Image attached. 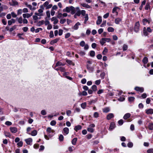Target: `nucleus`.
<instances>
[{
  "label": "nucleus",
  "mask_w": 153,
  "mask_h": 153,
  "mask_svg": "<svg viewBox=\"0 0 153 153\" xmlns=\"http://www.w3.org/2000/svg\"><path fill=\"white\" fill-rule=\"evenodd\" d=\"M75 9L74 7L72 6L66 7L63 10V12L69 13L71 12L72 13H75Z\"/></svg>",
  "instance_id": "f257e3e1"
},
{
  "label": "nucleus",
  "mask_w": 153,
  "mask_h": 153,
  "mask_svg": "<svg viewBox=\"0 0 153 153\" xmlns=\"http://www.w3.org/2000/svg\"><path fill=\"white\" fill-rule=\"evenodd\" d=\"M52 6V4H49V2L48 1L45 2L42 5L40 6V8L44 9L45 7L46 9L51 8Z\"/></svg>",
  "instance_id": "f03ea898"
},
{
  "label": "nucleus",
  "mask_w": 153,
  "mask_h": 153,
  "mask_svg": "<svg viewBox=\"0 0 153 153\" xmlns=\"http://www.w3.org/2000/svg\"><path fill=\"white\" fill-rule=\"evenodd\" d=\"M95 126V125L94 124H90L87 128L88 131L92 133L94 131L93 128Z\"/></svg>",
  "instance_id": "7ed1b4c3"
},
{
  "label": "nucleus",
  "mask_w": 153,
  "mask_h": 153,
  "mask_svg": "<svg viewBox=\"0 0 153 153\" xmlns=\"http://www.w3.org/2000/svg\"><path fill=\"white\" fill-rule=\"evenodd\" d=\"M140 23L139 22H136L135 25L134 30L136 32H137L139 30Z\"/></svg>",
  "instance_id": "20e7f679"
},
{
  "label": "nucleus",
  "mask_w": 153,
  "mask_h": 153,
  "mask_svg": "<svg viewBox=\"0 0 153 153\" xmlns=\"http://www.w3.org/2000/svg\"><path fill=\"white\" fill-rule=\"evenodd\" d=\"M134 89L136 91H139L141 92H143L144 90V88H143L138 87H135Z\"/></svg>",
  "instance_id": "39448f33"
},
{
  "label": "nucleus",
  "mask_w": 153,
  "mask_h": 153,
  "mask_svg": "<svg viewBox=\"0 0 153 153\" xmlns=\"http://www.w3.org/2000/svg\"><path fill=\"white\" fill-rule=\"evenodd\" d=\"M102 22V19L101 16H98L97 17V19L96 22V24L97 25L100 24Z\"/></svg>",
  "instance_id": "423d86ee"
},
{
  "label": "nucleus",
  "mask_w": 153,
  "mask_h": 153,
  "mask_svg": "<svg viewBox=\"0 0 153 153\" xmlns=\"http://www.w3.org/2000/svg\"><path fill=\"white\" fill-rule=\"evenodd\" d=\"M51 21L53 22V24H56L58 22V20L56 17H53L51 19Z\"/></svg>",
  "instance_id": "0eeeda50"
},
{
  "label": "nucleus",
  "mask_w": 153,
  "mask_h": 153,
  "mask_svg": "<svg viewBox=\"0 0 153 153\" xmlns=\"http://www.w3.org/2000/svg\"><path fill=\"white\" fill-rule=\"evenodd\" d=\"M55 70L57 71L60 70L62 72H65V68L62 67H58V68H55Z\"/></svg>",
  "instance_id": "6e6552de"
},
{
  "label": "nucleus",
  "mask_w": 153,
  "mask_h": 153,
  "mask_svg": "<svg viewBox=\"0 0 153 153\" xmlns=\"http://www.w3.org/2000/svg\"><path fill=\"white\" fill-rule=\"evenodd\" d=\"M80 23L78 22H77L74 25V27H73L72 28L74 30H76L78 29L79 28V26L80 25Z\"/></svg>",
  "instance_id": "1a4fd4ad"
},
{
  "label": "nucleus",
  "mask_w": 153,
  "mask_h": 153,
  "mask_svg": "<svg viewBox=\"0 0 153 153\" xmlns=\"http://www.w3.org/2000/svg\"><path fill=\"white\" fill-rule=\"evenodd\" d=\"M25 141L27 144L30 145L32 142V139L31 138H29L25 139Z\"/></svg>",
  "instance_id": "9d476101"
},
{
  "label": "nucleus",
  "mask_w": 153,
  "mask_h": 153,
  "mask_svg": "<svg viewBox=\"0 0 153 153\" xmlns=\"http://www.w3.org/2000/svg\"><path fill=\"white\" fill-rule=\"evenodd\" d=\"M65 65V64L62 63L60 61L58 62L56 64V65L55 66V68L56 67L60 66H64Z\"/></svg>",
  "instance_id": "9b49d317"
},
{
  "label": "nucleus",
  "mask_w": 153,
  "mask_h": 153,
  "mask_svg": "<svg viewBox=\"0 0 153 153\" xmlns=\"http://www.w3.org/2000/svg\"><path fill=\"white\" fill-rule=\"evenodd\" d=\"M142 22L144 25H146L147 23H149L150 21L149 19H143Z\"/></svg>",
  "instance_id": "f8f14e48"
},
{
  "label": "nucleus",
  "mask_w": 153,
  "mask_h": 153,
  "mask_svg": "<svg viewBox=\"0 0 153 153\" xmlns=\"http://www.w3.org/2000/svg\"><path fill=\"white\" fill-rule=\"evenodd\" d=\"M146 112L147 114H152L153 113V109L150 108L146 110Z\"/></svg>",
  "instance_id": "ddd939ff"
},
{
  "label": "nucleus",
  "mask_w": 153,
  "mask_h": 153,
  "mask_svg": "<svg viewBox=\"0 0 153 153\" xmlns=\"http://www.w3.org/2000/svg\"><path fill=\"white\" fill-rule=\"evenodd\" d=\"M11 132L12 133H15L17 131V128L15 127H11L10 128Z\"/></svg>",
  "instance_id": "4468645a"
},
{
  "label": "nucleus",
  "mask_w": 153,
  "mask_h": 153,
  "mask_svg": "<svg viewBox=\"0 0 153 153\" xmlns=\"http://www.w3.org/2000/svg\"><path fill=\"white\" fill-rule=\"evenodd\" d=\"M59 40V38H56L52 41L50 42V44L51 45H53L54 43H57Z\"/></svg>",
  "instance_id": "2eb2a0df"
},
{
  "label": "nucleus",
  "mask_w": 153,
  "mask_h": 153,
  "mask_svg": "<svg viewBox=\"0 0 153 153\" xmlns=\"http://www.w3.org/2000/svg\"><path fill=\"white\" fill-rule=\"evenodd\" d=\"M115 127V124L114 123L112 122L111 123L109 130H112Z\"/></svg>",
  "instance_id": "dca6fc26"
},
{
  "label": "nucleus",
  "mask_w": 153,
  "mask_h": 153,
  "mask_svg": "<svg viewBox=\"0 0 153 153\" xmlns=\"http://www.w3.org/2000/svg\"><path fill=\"white\" fill-rule=\"evenodd\" d=\"M118 9V7H115L113 8L112 10V12L113 13H115L116 15L117 16L118 14V12L117 11V9Z\"/></svg>",
  "instance_id": "f3484780"
},
{
  "label": "nucleus",
  "mask_w": 153,
  "mask_h": 153,
  "mask_svg": "<svg viewBox=\"0 0 153 153\" xmlns=\"http://www.w3.org/2000/svg\"><path fill=\"white\" fill-rule=\"evenodd\" d=\"M87 68L90 72H92L94 71V68L90 66L88 64L87 65Z\"/></svg>",
  "instance_id": "a211bd4d"
},
{
  "label": "nucleus",
  "mask_w": 153,
  "mask_h": 153,
  "mask_svg": "<svg viewBox=\"0 0 153 153\" xmlns=\"http://www.w3.org/2000/svg\"><path fill=\"white\" fill-rule=\"evenodd\" d=\"M114 116V114L112 113H110L108 114L107 117V119L108 120H109Z\"/></svg>",
  "instance_id": "6ab92c4d"
},
{
  "label": "nucleus",
  "mask_w": 153,
  "mask_h": 153,
  "mask_svg": "<svg viewBox=\"0 0 153 153\" xmlns=\"http://www.w3.org/2000/svg\"><path fill=\"white\" fill-rule=\"evenodd\" d=\"M82 128V126L80 125H78L75 126L74 128V129L76 131H77L78 130H80Z\"/></svg>",
  "instance_id": "aec40b11"
},
{
  "label": "nucleus",
  "mask_w": 153,
  "mask_h": 153,
  "mask_svg": "<svg viewBox=\"0 0 153 153\" xmlns=\"http://www.w3.org/2000/svg\"><path fill=\"white\" fill-rule=\"evenodd\" d=\"M131 116V114L129 113H127L123 117V119L126 120L127 119L129 118Z\"/></svg>",
  "instance_id": "412c9836"
},
{
  "label": "nucleus",
  "mask_w": 153,
  "mask_h": 153,
  "mask_svg": "<svg viewBox=\"0 0 153 153\" xmlns=\"http://www.w3.org/2000/svg\"><path fill=\"white\" fill-rule=\"evenodd\" d=\"M122 19L120 18H117L115 19V22L116 24H118L121 21Z\"/></svg>",
  "instance_id": "4be33fe9"
},
{
  "label": "nucleus",
  "mask_w": 153,
  "mask_h": 153,
  "mask_svg": "<svg viewBox=\"0 0 153 153\" xmlns=\"http://www.w3.org/2000/svg\"><path fill=\"white\" fill-rule=\"evenodd\" d=\"M63 131L66 135L68 134L69 132V129L68 128L65 127L63 128Z\"/></svg>",
  "instance_id": "5701e85b"
},
{
  "label": "nucleus",
  "mask_w": 153,
  "mask_h": 153,
  "mask_svg": "<svg viewBox=\"0 0 153 153\" xmlns=\"http://www.w3.org/2000/svg\"><path fill=\"white\" fill-rule=\"evenodd\" d=\"M22 16L24 18H28L30 17V15L29 14V13H28L23 14L22 15Z\"/></svg>",
  "instance_id": "b1692460"
},
{
  "label": "nucleus",
  "mask_w": 153,
  "mask_h": 153,
  "mask_svg": "<svg viewBox=\"0 0 153 153\" xmlns=\"http://www.w3.org/2000/svg\"><path fill=\"white\" fill-rule=\"evenodd\" d=\"M143 34L144 35L146 36L148 35V32L146 30V27H144L143 28Z\"/></svg>",
  "instance_id": "393cba45"
},
{
  "label": "nucleus",
  "mask_w": 153,
  "mask_h": 153,
  "mask_svg": "<svg viewBox=\"0 0 153 153\" xmlns=\"http://www.w3.org/2000/svg\"><path fill=\"white\" fill-rule=\"evenodd\" d=\"M66 62L69 65H74V64L73 62L71 60L69 59H66Z\"/></svg>",
  "instance_id": "a878e982"
},
{
  "label": "nucleus",
  "mask_w": 153,
  "mask_h": 153,
  "mask_svg": "<svg viewBox=\"0 0 153 153\" xmlns=\"http://www.w3.org/2000/svg\"><path fill=\"white\" fill-rule=\"evenodd\" d=\"M47 131L49 133H51V132L53 133L54 132V130H52L50 127H48L47 128Z\"/></svg>",
  "instance_id": "bb28decb"
},
{
  "label": "nucleus",
  "mask_w": 153,
  "mask_h": 153,
  "mask_svg": "<svg viewBox=\"0 0 153 153\" xmlns=\"http://www.w3.org/2000/svg\"><path fill=\"white\" fill-rule=\"evenodd\" d=\"M37 134V131L36 130H34L33 131L30 133V134L32 136H35Z\"/></svg>",
  "instance_id": "cd10ccee"
},
{
  "label": "nucleus",
  "mask_w": 153,
  "mask_h": 153,
  "mask_svg": "<svg viewBox=\"0 0 153 153\" xmlns=\"http://www.w3.org/2000/svg\"><path fill=\"white\" fill-rule=\"evenodd\" d=\"M77 139L75 137L74 138L72 141V143L73 145H75L76 144V142L77 141Z\"/></svg>",
  "instance_id": "c85d7f7f"
},
{
  "label": "nucleus",
  "mask_w": 153,
  "mask_h": 153,
  "mask_svg": "<svg viewBox=\"0 0 153 153\" xmlns=\"http://www.w3.org/2000/svg\"><path fill=\"white\" fill-rule=\"evenodd\" d=\"M110 109L108 107H106L104 108L103 109V112L105 113H107L110 111Z\"/></svg>",
  "instance_id": "c756f323"
},
{
  "label": "nucleus",
  "mask_w": 153,
  "mask_h": 153,
  "mask_svg": "<svg viewBox=\"0 0 153 153\" xmlns=\"http://www.w3.org/2000/svg\"><path fill=\"white\" fill-rule=\"evenodd\" d=\"M143 62L145 64H146L148 62V58L146 57H144L143 60Z\"/></svg>",
  "instance_id": "7c9ffc66"
},
{
  "label": "nucleus",
  "mask_w": 153,
  "mask_h": 153,
  "mask_svg": "<svg viewBox=\"0 0 153 153\" xmlns=\"http://www.w3.org/2000/svg\"><path fill=\"white\" fill-rule=\"evenodd\" d=\"M16 19L19 24H22V23L23 19L22 17H20L19 18H17Z\"/></svg>",
  "instance_id": "2f4dec72"
},
{
  "label": "nucleus",
  "mask_w": 153,
  "mask_h": 153,
  "mask_svg": "<svg viewBox=\"0 0 153 153\" xmlns=\"http://www.w3.org/2000/svg\"><path fill=\"white\" fill-rule=\"evenodd\" d=\"M85 19L84 21V23L85 24H86L87 21L88 19V14H86V16L85 17Z\"/></svg>",
  "instance_id": "473e14b6"
},
{
  "label": "nucleus",
  "mask_w": 153,
  "mask_h": 153,
  "mask_svg": "<svg viewBox=\"0 0 153 153\" xmlns=\"http://www.w3.org/2000/svg\"><path fill=\"white\" fill-rule=\"evenodd\" d=\"M16 27H17L16 25H14V26H13L12 27H11V28H10V29L9 31L10 32H12L14 30H15L16 29Z\"/></svg>",
  "instance_id": "72a5a7b5"
},
{
  "label": "nucleus",
  "mask_w": 153,
  "mask_h": 153,
  "mask_svg": "<svg viewBox=\"0 0 153 153\" xmlns=\"http://www.w3.org/2000/svg\"><path fill=\"white\" fill-rule=\"evenodd\" d=\"M105 38H102L100 41V42L102 45H103L105 43Z\"/></svg>",
  "instance_id": "f704fd0d"
},
{
  "label": "nucleus",
  "mask_w": 153,
  "mask_h": 153,
  "mask_svg": "<svg viewBox=\"0 0 153 153\" xmlns=\"http://www.w3.org/2000/svg\"><path fill=\"white\" fill-rule=\"evenodd\" d=\"M107 30L108 32H113L114 31V29L112 27H110L108 28Z\"/></svg>",
  "instance_id": "c9c22d12"
},
{
  "label": "nucleus",
  "mask_w": 153,
  "mask_h": 153,
  "mask_svg": "<svg viewBox=\"0 0 153 153\" xmlns=\"http://www.w3.org/2000/svg\"><path fill=\"white\" fill-rule=\"evenodd\" d=\"M148 128L150 130H153V124L152 123H150L149 125Z\"/></svg>",
  "instance_id": "e433bc0d"
},
{
  "label": "nucleus",
  "mask_w": 153,
  "mask_h": 153,
  "mask_svg": "<svg viewBox=\"0 0 153 153\" xmlns=\"http://www.w3.org/2000/svg\"><path fill=\"white\" fill-rule=\"evenodd\" d=\"M90 56L91 57H94L95 56V53L94 51H91L90 52Z\"/></svg>",
  "instance_id": "4c0bfd02"
},
{
  "label": "nucleus",
  "mask_w": 153,
  "mask_h": 153,
  "mask_svg": "<svg viewBox=\"0 0 153 153\" xmlns=\"http://www.w3.org/2000/svg\"><path fill=\"white\" fill-rule=\"evenodd\" d=\"M86 105V103L85 102L82 103L81 105V107L83 109H85V108Z\"/></svg>",
  "instance_id": "58836bf2"
},
{
  "label": "nucleus",
  "mask_w": 153,
  "mask_h": 153,
  "mask_svg": "<svg viewBox=\"0 0 153 153\" xmlns=\"http://www.w3.org/2000/svg\"><path fill=\"white\" fill-rule=\"evenodd\" d=\"M81 5L83 7H85L87 8H90V7L89 5H88L87 4H85V3L82 4H81Z\"/></svg>",
  "instance_id": "ea45409f"
},
{
  "label": "nucleus",
  "mask_w": 153,
  "mask_h": 153,
  "mask_svg": "<svg viewBox=\"0 0 153 153\" xmlns=\"http://www.w3.org/2000/svg\"><path fill=\"white\" fill-rule=\"evenodd\" d=\"M128 49V46L124 44L123 45V51H125L127 50Z\"/></svg>",
  "instance_id": "a19ab883"
},
{
  "label": "nucleus",
  "mask_w": 153,
  "mask_h": 153,
  "mask_svg": "<svg viewBox=\"0 0 153 153\" xmlns=\"http://www.w3.org/2000/svg\"><path fill=\"white\" fill-rule=\"evenodd\" d=\"M133 143L131 142H130L128 143L127 146L129 148H131L133 147Z\"/></svg>",
  "instance_id": "79ce46f5"
},
{
  "label": "nucleus",
  "mask_w": 153,
  "mask_h": 153,
  "mask_svg": "<svg viewBox=\"0 0 153 153\" xmlns=\"http://www.w3.org/2000/svg\"><path fill=\"white\" fill-rule=\"evenodd\" d=\"M71 36V33H68L65 35V38L67 39L69 38Z\"/></svg>",
  "instance_id": "37998d69"
},
{
  "label": "nucleus",
  "mask_w": 153,
  "mask_h": 153,
  "mask_svg": "<svg viewBox=\"0 0 153 153\" xmlns=\"http://www.w3.org/2000/svg\"><path fill=\"white\" fill-rule=\"evenodd\" d=\"M108 49L106 48H105L104 50L102 52V53L104 55H105L108 52Z\"/></svg>",
  "instance_id": "c03bdc74"
},
{
  "label": "nucleus",
  "mask_w": 153,
  "mask_h": 153,
  "mask_svg": "<svg viewBox=\"0 0 153 153\" xmlns=\"http://www.w3.org/2000/svg\"><path fill=\"white\" fill-rule=\"evenodd\" d=\"M31 129H32L30 127H28V128H27V133L28 134H30V131L31 130Z\"/></svg>",
  "instance_id": "a18cd8bd"
},
{
  "label": "nucleus",
  "mask_w": 153,
  "mask_h": 153,
  "mask_svg": "<svg viewBox=\"0 0 153 153\" xmlns=\"http://www.w3.org/2000/svg\"><path fill=\"white\" fill-rule=\"evenodd\" d=\"M99 116V114L97 112H95L94 114V117L95 118H97Z\"/></svg>",
  "instance_id": "49530a36"
},
{
  "label": "nucleus",
  "mask_w": 153,
  "mask_h": 153,
  "mask_svg": "<svg viewBox=\"0 0 153 153\" xmlns=\"http://www.w3.org/2000/svg\"><path fill=\"white\" fill-rule=\"evenodd\" d=\"M85 10H81V14L82 16H85L86 14L85 13Z\"/></svg>",
  "instance_id": "de8ad7c7"
},
{
  "label": "nucleus",
  "mask_w": 153,
  "mask_h": 153,
  "mask_svg": "<svg viewBox=\"0 0 153 153\" xmlns=\"http://www.w3.org/2000/svg\"><path fill=\"white\" fill-rule=\"evenodd\" d=\"M78 53L81 55V56H83L85 55V53L83 51H80Z\"/></svg>",
  "instance_id": "09e8293b"
},
{
  "label": "nucleus",
  "mask_w": 153,
  "mask_h": 153,
  "mask_svg": "<svg viewBox=\"0 0 153 153\" xmlns=\"http://www.w3.org/2000/svg\"><path fill=\"white\" fill-rule=\"evenodd\" d=\"M92 88L94 91H96L97 90V87L96 85H93L92 87Z\"/></svg>",
  "instance_id": "8fccbe9b"
},
{
  "label": "nucleus",
  "mask_w": 153,
  "mask_h": 153,
  "mask_svg": "<svg viewBox=\"0 0 153 153\" xmlns=\"http://www.w3.org/2000/svg\"><path fill=\"white\" fill-rule=\"evenodd\" d=\"M73 146H70L68 148V150L70 152H71L73 151V148H74Z\"/></svg>",
  "instance_id": "3c124183"
},
{
  "label": "nucleus",
  "mask_w": 153,
  "mask_h": 153,
  "mask_svg": "<svg viewBox=\"0 0 153 153\" xmlns=\"http://www.w3.org/2000/svg\"><path fill=\"white\" fill-rule=\"evenodd\" d=\"M4 133L5 136L6 137H9L10 136V134L9 132L5 131Z\"/></svg>",
  "instance_id": "603ef678"
},
{
  "label": "nucleus",
  "mask_w": 153,
  "mask_h": 153,
  "mask_svg": "<svg viewBox=\"0 0 153 153\" xmlns=\"http://www.w3.org/2000/svg\"><path fill=\"white\" fill-rule=\"evenodd\" d=\"M80 45L82 47H83L85 45V43L84 41H82L80 43Z\"/></svg>",
  "instance_id": "864d4df0"
},
{
  "label": "nucleus",
  "mask_w": 153,
  "mask_h": 153,
  "mask_svg": "<svg viewBox=\"0 0 153 153\" xmlns=\"http://www.w3.org/2000/svg\"><path fill=\"white\" fill-rule=\"evenodd\" d=\"M56 123V121L54 120L52 121L50 123V124L51 126H55Z\"/></svg>",
  "instance_id": "5fc2aeb1"
},
{
  "label": "nucleus",
  "mask_w": 153,
  "mask_h": 153,
  "mask_svg": "<svg viewBox=\"0 0 153 153\" xmlns=\"http://www.w3.org/2000/svg\"><path fill=\"white\" fill-rule=\"evenodd\" d=\"M25 4L26 6L30 8V10L32 9V6L30 4H28L27 3H26Z\"/></svg>",
  "instance_id": "6e6d98bb"
},
{
  "label": "nucleus",
  "mask_w": 153,
  "mask_h": 153,
  "mask_svg": "<svg viewBox=\"0 0 153 153\" xmlns=\"http://www.w3.org/2000/svg\"><path fill=\"white\" fill-rule=\"evenodd\" d=\"M81 14V11L80 10H79L78 11L75 13V14L77 16H79Z\"/></svg>",
  "instance_id": "4d7b16f0"
},
{
  "label": "nucleus",
  "mask_w": 153,
  "mask_h": 153,
  "mask_svg": "<svg viewBox=\"0 0 153 153\" xmlns=\"http://www.w3.org/2000/svg\"><path fill=\"white\" fill-rule=\"evenodd\" d=\"M41 114L42 115H45L47 114V113L45 110H43L41 111Z\"/></svg>",
  "instance_id": "13d9d810"
},
{
  "label": "nucleus",
  "mask_w": 153,
  "mask_h": 153,
  "mask_svg": "<svg viewBox=\"0 0 153 153\" xmlns=\"http://www.w3.org/2000/svg\"><path fill=\"white\" fill-rule=\"evenodd\" d=\"M147 152L148 153H153V149H149L147 150Z\"/></svg>",
  "instance_id": "bf43d9fd"
},
{
  "label": "nucleus",
  "mask_w": 153,
  "mask_h": 153,
  "mask_svg": "<svg viewBox=\"0 0 153 153\" xmlns=\"http://www.w3.org/2000/svg\"><path fill=\"white\" fill-rule=\"evenodd\" d=\"M49 36L50 38H52L53 37L54 35L53 33V32L52 31H50V33Z\"/></svg>",
  "instance_id": "052dcab7"
},
{
  "label": "nucleus",
  "mask_w": 153,
  "mask_h": 153,
  "mask_svg": "<svg viewBox=\"0 0 153 153\" xmlns=\"http://www.w3.org/2000/svg\"><path fill=\"white\" fill-rule=\"evenodd\" d=\"M134 99V98L133 97H128V100L130 102L133 101Z\"/></svg>",
  "instance_id": "680f3d73"
},
{
  "label": "nucleus",
  "mask_w": 153,
  "mask_h": 153,
  "mask_svg": "<svg viewBox=\"0 0 153 153\" xmlns=\"http://www.w3.org/2000/svg\"><path fill=\"white\" fill-rule=\"evenodd\" d=\"M106 23V21H103L102 24L100 25L101 27H103L105 26Z\"/></svg>",
  "instance_id": "e2e57ef3"
},
{
  "label": "nucleus",
  "mask_w": 153,
  "mask_h": 153,
  "mask_svg": "<svg viewBox=\"0 0 153 153\" xmlns=\"http://www.w3.org/2000/svg\"><path fill=\"white\" fill-rule=\"evenodd\" d=\"M46 15L48 18H50L51 16L50 12L49 11H47L46 12Z\"/></svg>",
  "instance_id": "0e129e2a"
},
{
  "label": "nucleus",
  "mask_w": 153,
  "mask_h": 153,
  "mask_svg": "<svg viewBox=\"0 0 153 153\" xmlns=\"http://www.w3.org/2000/svg\"><path fill=\"white\" fill-rule=\"evenodd\" d=\"M5 124L7 126H10L12 125V123L10 121H7L5 123Z\"/></svg>",
  "instance_id": "69168bd1"
},
{
  "label": "nucleus",
  "mask_w": 153,
  "mask_h": 153,
  "mask_svg": "<svg viewBox=\"0 0 153 153\" xmlns=\"http://www.w3.org/2000/svg\"><path fill=\"white\" fill-rule=\"evenodd\" d=\"M123 120H120L118 122V123L119 125H122L123 123Z\"/></svg>",
  "instance_id": "338daca9"
},
{
  "label": "nucleus",
  "mask_w": 153,
  "mask_h": 153,
  "mask_svg": "<svg viewBox=\"0 0 153 153\" xmlns=\"http://www.w3.org/2000/svg\"><path fill=\"white\" fill-rule=\"evenodd\" d=\"M17 145L19 146L22 147L23 145V142L22 141H21L19 143H18Z\"/></svg>",
  "instance_id": "774afa93"
}]
</instances>
